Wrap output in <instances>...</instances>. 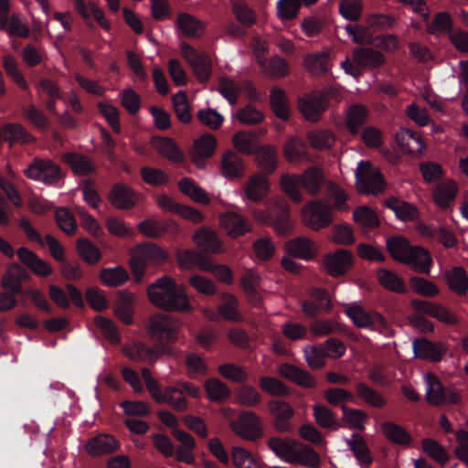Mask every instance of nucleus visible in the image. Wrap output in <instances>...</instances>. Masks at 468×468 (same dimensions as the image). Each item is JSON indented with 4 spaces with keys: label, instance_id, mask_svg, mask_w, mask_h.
Instances as JSON below:
<instances>
[{
    "label": "nucleus",
    "instance_id": "f257e3e1",
    "mask_svg": "<svg viewBox=\"0 0 468 468\" xmlns=\"http://www.w3.org/2000/svg\"><path fill=\"white\" fill-rule=\"evenodd\" d=\"M149 301L155 307L166 312L190 313L193 307L184 287L169 277L158 278L147 288Z\"/></svg>",
    "mask_w": 468,
    "mask_h": 468
},
{
    "label": "nucleus",
    "instance_id": "f03ea898",
    "mask_svg": "<svg viewBox=\"0 0 468 468\" xmlns=\"http://www.w3.org/2000/svg\"><path fill=\"white\" fill-rule=\"evenodd\" d=\"M229 428L235 435L248 441H258L264 435L261 419L252 410L240 411L229 420Z\"/></svg>",
    "mask_w": 468,
    "mask_h": 468
},
{
    "label": "nucleus",
    "instance_id": "7ed1b4c3",
    "mask_svg": "<svg viewBox=\"0 0 468 468\" xmlns=\"http://www.w3.org/2000/svg\"><path fill=\"white\" fill-rule=\"evenodd\" d=\"M303 223L314 231L330 226L333 222V207L321 199L307 202L301 209Z\"/></svg>",
    "mask_w": 468,
    "mask_h": 468
},
{
    "label": "nucleus",
    "instance_id": "20e7f679",
    "mask_svg": "<svg viewBox=\"0 0 468 468\" xmlns=\"http://www.w3.org/2000/svg\"><path fill=\"white\" fill-rule=\"evenodd\" d=\"M24 175L30 180L55 185L62 178L58 165L50 159L34 158L25 168Z\"/></svg>",
    "mask_w": 468,
    "mask_h": 468
},
{
    "label": "nucleus",
    "instance_id": "39448f33",
    "mask_svg": "<svg viewBox=\"0 0 468 468\" xmlns=\"http://www.w3.org/2000/svg\"><path fill=\"white\" fill-rule=\"evenodd\" d=\"M385 186L383 177L378 169L374 168L370 162L361 161L356 172V187L361 194L377 195Z\"/></svg>",
    "mask_w": 468,
    "mask_h": 468
},
{
    "label": "nucleus",
    "instance_id": "423d86ee",
    "mask_svg": "<svg viewBox=\"0 0 468 468\" xmlns=\"http://www.w3.org/2000/svg\"><path fill=\"white\" fill-rule=\"evenodd\" d=\"M146 329L150 335L158 336L165 342L172 344L177 340V334L181 329V324L171 316L154 314L148 318Z\"/></svg>",
    "mask_w": 468,
    "mask_h": 468
},
{
    "label": "nucleus",
    "instance_id": "0eeeda50",
    "mask_svg": "<svg viewBox=\"0 0 468 468\" xmlns=\"http://www.w3.org/2000/svg\"><path fill=\"white\" fill-rule=\"evenodd\" d=\"M328 106L327 95L317 90L305 93L298 100L300 112L310 122H319Z\"/></svg>",
    "mask_w": 468,
    "mask_h": 468
},
{
    "label": "nucleus",
    "instance_id": "6e6552de",
    "mask_svg": "<svg viewBox=\"0 0 468 468\" xmlns=\"http://www.w3.org/2000/svg\"><path fill=\"white\" fill-rule=\"evenodd\" d=\"M267 408L272 420L273 428L280 433H288L292 430V420L295 411L293 408L284 400L271 399Z\"/></svg>",
    "mask_w": 468,
    "mask_h": 468
},
{
    "label": "nucleus",
    "instance_id": "1a4fd4ad",
    "mask_svg": "<svg viewBox=\"0 0 468 468\" xmlns=\"http://www.w3.org/2000/svg\"><path fill=\"white\" fill-rule=\"evenodd\" d=\"M181 51L198 80L202 82L207 81L212 72V64L209 55L206 52L198 53L186 43L181 45Z\"/></svg>",
    "mask_w": 468,
    "mask_h": 468
},
{
    "label": "nucleus",
    "instance_id": "9d476101",
    "mask_svg": "<svg viewBox=\"0 0 468 468\" xmlns=\"http://www.w3.org/2000/svg\"><path fill=\"white\" fill-rule=\"evenodd\" d=\"M123 354L129 359L135 362H144L148 364L155 363L164 354L166 348L164 346L156 345L148 346L144 342L135 341L123 347Z\"/></svg>",
    "mask_w": 468,
    "mask_h": 468
},
{
    "label": "nucleus",
    "instance_id": "9b49d317",
    "mask_svg": "<svg viewBox=\"0 0 468 468\" xmlns=\"http://www.w3.org/2000/svg\"><path fill=\"white\" fill-rule=\"evenodd\" d=\"M243 197L253 203L261 202L271 192L268 176L257 172L248 177L242 186Z\"/></svg>",
    "mask_w": 468,
    "mask_h": 468
},
{
    "label": "nucleus",
    "instance_id": "f8f14e48",
    "mask_svg": "<svg viewBox=\"0 0 468 468\" xmlns=\"http://www.w3.org/2000/svg\"><path fill=\"white\" fill-rule=\"evenodd\" d=\"M353 263L352 253L346 249H338L326 254L323 259V267L331 277L337 278L345 275Z\"/></svg>",
    "mask_w": 468,
    "mask_h": 468
},
{
    "label": "nucleus",
    "instance_id": "ddd939ff",
    "mask_svg": "<svg viewBox=\"0 0 468 468\" xmlns=\"http://www.w3.org/2000/svg\"><path fill=\"white\" fill-rule=\"evenodd\" d=\"M411 305L414 310L424 313L444 324L455 325L459 323V318L456 314L441 303L414 300L411 302Z\"/></svg>",
    "mask_w": 468,
    "mask_h": 468
},
{
    "label": "nucleus",
    "instance_id": "4468645a",
    "mask_svg": "<svg viewBox=\"0 0 468 468\" xmlns=\"http://www.w3.org/2000/svg\"><path fill=\"white\" fill-rule=\"evenodd\" d=\"M219 227L231 238H239L252 229L251 223L236 212H225L219 215Z\"/></svg>",
    "mask_w": 468,
    "mask_h": 468
},
{
    "label": "nucleus",
    "instance_id": "2eb2a0df",
    "mask_svg": "<svg viewBox=\"0 0 468 468\" xmlns=\"http://www.w3.org/2000/svg\"><path fill=\"white\" fill-rule=\"evenodd\" d=\"M346 314L357 327L372 328L376 325L387 326V322L383 315L377 312L367 313L357 303L347 305Z\"/></svg>",
    "mask_w": 468,
    "mask_h": 468
},
{
    "label": "nucleus",
    "instance_id": "dca6fc26",
    "mask_svg": "<svg viewBox=\"0 0 468 468\" xmlns=\"http://www.w3.org/2000/svg\"><path fill=\"white\" fill-rule=\"evenodd\" d=\"M285 251L289 256L304 261L313 260L319 252L318 245L307 237H298L285 243Z\"/></svg>",
    "mask_w": 468,
    "mask_h": 468
},
{
    "label": "nucleus",
    "instance_id": "f3484780",
    "mask_svg": "<svg viewBox=\"0 0 468 468\" xmlns=\"http://www.w3.org/2000/svg\"><path fill=\"white\" fill-rule=\"evenodd\" d=\"M413 351L416 357L440 362L447 352V347L441 342H431L426 338H419L413 341Z\"/></svg>",
    "mask_w": 468,
    "mask_h": 468
},
{
    "label": "nucleus",
    "instance_id": "a211bd4d",
    "mask_svg": "<svg viewBox=\"0 0 468 468\" xmlns=\"http://www.w3.org/2000/svg\"><path fill=\"white\" fill-rule=\"evenodd\" d=\"M287 463L317 468L321 464V458L313 448L295 441Z\"/></svg>",
    "mask_w": 468,
    "mask_h": 468
},
{
    "label": "nucleus",
    "instance_id": "6ab92c4d",
    "mask_svg": "<svg viewBox=\"0 0 468 468\" xmlns=\"http://www.w3.org/2000/svg\"><path fill=\"white\" fill-rule=\"evenodd\" d=\"M217 147V139L210 133H205L194 142V145L190 151V156L193 163L203 168L205 166L204 160L209 158Z\"/></svg>",
    "mask_w": 468,
    "mask_h": 468
},
{
    "label": "nucleus",
    "instance_id": "aec40b11",
    "mask_svg": "<svg viewBox=\"0 0 468 468\" xmlns=\"http://www.w3.org/2000/svg\"><path fill=\"white\" fill-rule=\"evenodd\" d=\"M396 142L399 149L410 155H418L421 154L425 147V143L421 135L410 129H400L396 133Z\"/></svg>",
    "mask_w": 468,
    "mask_h": 468
},
{
    "label": "nucleus",
    "instance_id": "412c9836",
    "mask_svg": "<svg viewBox=\"0 0 468 468\" xmlns=\"http://www.w3.org/2000/svg\"><path fill=\"white\" fill-rule=\"evenodd\" d=\"M134 303V293L127 290L119 291L118 297L113 307L115 316L123 324H132L133 323Z\"/></svg>",
    "mask_w": 468,
    "mask_h": 468
},
{
    "label": "nucleus",
    "instance_id": "4be33fe9",
    "mask_svg": "<svg viewBox=\"0 0 468 468\" xmlns=\"http://www.w3.org/2000/svg\"><path fill=\"white\" fill-rule=\"evenodd\" d=\"M84 448L91 456H101L117 451L119 442L113 436L103 433L90 439Z\"/></svg>",
    "mask_w": 468,
    "mask_h": 468
},
{
    "label": "nucleus",
    "instance_id": "5701e85b",
    "mask_svg": "<svg viewBox=\"0 0 468 468\" xmlns=\"http://www.w3.org/2000/svg\"><path fill=\"white\" fill-rule=\"evenodd\" d=\"M353 60L357 66L375 69L385 65L386 57L372 48H357L353 50Z\"/></svg>",
    "mask_w": 468,
    "mask_h": 468
},
{
    "label": "nucleus",
    "instance_id": "b1692460",
    "mask_svg": "<svg viewBox=\"0 0 468 468\" xmlns=\"http://www.w3.org/2000/svg\"><path fill=\"white\" fill-rule=\"evenodd\" d=\"M209 258L204 252L195 250H179L176 254V261L180 267L187 270L197 267L203 271L210 268Z\"/></svg>",
    "mask_w": 468,
    "mask_h": 468
},
{
    "label": "nucleus",
    "instance_id": "393cba45",
    "mask_svg": "<svg viewBox=\"0 0 468 468\" xmlns=\"http://www.w3.org/2000/svg\"><path fill=\"white\" fill-rule=\"evenodd\" d=\"M255 154L257 166L267 176L274 173L278 166V149L271 144L258 146Z\"/></svg>",
    "mask_w": 468,
    "mask_h": 468
},
{
    "label": "nucleus",
    "instance_id": "a878e982",
    "mask_svg": "<svg viewBox=\"0 0 468 468\" xmlns=\"http://www.w3.org/2000/svg\"><path fill=\"white\" fill-rule=\"evenodd\" d=\"M193 240L197 247L206 252L214 254L224 251L222 241L218 239L217 233L207 227L198 229L193 235Z\"/></svg>",
    "mask_w": 468,
    "mask_h": 468
},
{
    "label": "nucleus",
    "instance_id": "bb28decb",
    "mask_svg": "<svg viewBox=\"0 0 468 468\" xmlns=\"http://www.w3.org/2000/svg\"><path fill=\"white\" fill-rule=\"evenodd\" d=\"M272 207L280 211V215L272 221V228L281 235L287 234L292 229L290 218V207L282 197H274L270 201V210Z\"/></svg>",
    "mask_w": 468,
    "mask_h": 468
},
{
    "label": "nucleus",
    "instance_id": "cd10ccee",
    "mask_svg": "<svg viewBox=\"0 0 468 468\" xmlns=\"http://www.w3.org/2000/svg\"><path fill=\"white\" fill-rule=\"evenodd\" d=\"M220 168L221 175L229 180L239 178L245 173L244 161L232 151H228L222 155Z\"/></svg>",
    "mask_w": 468,
    "mask_h": 468
},
{
    "label": "nucleus",
    "instance_id": "c85d7f7f",
    "mask_svg": "<svg viewBox=\"0 0 468 468\" xmlns=\"http://www.w3.org/2000/svg\"><path fill=\"white\" fill-rule=\"evenodd\" d=\"M176 24L180 32L188 38H199L205 31V24L187 13H179Z\"/></svg>",
    "mask_w": 468,
    "mask_h": 468
},
{
    "label": "nucleus",
    "instance_id": "c756f323",
    "mask_svg": "<svg viewBox=\"0 0 468 468\" xmlns=\"http://www.w3.org/2000/svg\"><path fill=\"white\" fill-rule=\"evenodd\" d=\"M230 459L236 468H266V464L260 457L240 446L231 448Z\"/></svg>",
    "mask_w": 468,
    "mask_h": 468
},
{
    "label": "nucleus",
    "instance_id": "7c9ffc66",
    "mask_svg": "<svg viewBox=\"0 0 468 468\" xmlns=\"http://www.w3.org/2000/svg\"><path fill=\"white\" fill-rule=\"evenodd\" d=\"M301 186L311 196H318L325 182L323 171L317 166L307 168L300 176Z\"/></svg>",
    "mask_w": 468,
    "mask_h": 468
},
{
    "label": "nucleus",
    "instance_id": "2f4dec72",
    "mask_svg": "<svg viewBox=\"0 0 468 468\" xmlns=\"http://www.w3.org/2000/svg\"><path fill=\"white\" fill-rule=\"evenodd\" d=\"M138 200V196L124 185L115 186L110 194L111 203L119 209H129L137 204Z\"/></svg>",
    "mask_w": 468,
    "mask_h": 468
},
{
    "label": "nucleus",
    "instance_id": "473e14b6",
    "mask_svg": "<svg viewBox=\"0 0 468 468\" xmlns=\"http://www.w3.org/2000/svg\"><path fill=\"white\" fill-rule=\"evenodd\" d=\"M261 277L254 270H247L240 279L242 290L253 305H259L261 301V295L258 292Z\"/></svg>",
    "mask_w": 468,
    "mask_h": 468
},
{
    "label": "nucleus",
    "instance_id": "72a5a7b5",
    "mask_svg": "<svg viewBox=\"0 0 468 468\" xmlns=\"http://www.w3.org/2000/svg\"><path fill=\"white\" fill-rule=\"evenodd\" d=\"M62 160L77 176H86L93 173L96 169L92 160L83 154L68 153L62 156Z\"/></svg>",
    "mask_w": 468,
    "mask_h": 468
},
{
    "label": "nucleus",
    "instance_id": "f704fd0d",
    "mask_svg": "<svg viewBox=\"0 0 468 468\" xmlns=\"http://www.w3.org/2000/svg\"><path fill=\"white\" fill-rule=\"evenodd\" d=\"M157 403H165L170 408L179 411L183 412L187 410L188 403L186 399L185 394L183 393V390L179 388V387H174L169 386L166 387L160 399H158Z\"/></svg>",
    "mask_w": 468,
    "mask_h": 468
},
{
    "label": "nucleus",
    "instance_id": "c9c22d12",
    "mask_svg": "<svg viewBox=\"0 0 468 468\" xmlns=\"http://www.w3.org/2000/svg\"><path fill=\"white\" fill-rule=\"evenodd\" d=\"M28 278L27 272L19 265H11L4 275L1 284L13 293L21 291L22 282Z\"/></svg>",
    "mask_w": 468,
    "mask_h": 468
},
{
    "label": "nucleus",
    "instance_id": "e433bc0d",
    "mask_svg": "<svg viewBox=\"0 0 468 468\" xmlns=\"http://www.w3.org/2000/svg\"><path fill=\"white\" fill-rule=\"evenodd\" d=\"M280 374L303 388H314L316 386L315 379L309 372L290 364L282 365L280 367Z\"/></svg>",
    "mask_w": 468,
    "mask_h": 468
},
{
    "label": "nucleus",
    "instance_id": "4c0bfd02",
    "mask_svg": "<svg viewBox=\"0 0 468 468\" xmlns=\"http://www.w3.org/2000/svg\"><path fill=\"white\" fill-rule=\"evenodd\" d=\"M426 400L432 406H440L446 402V394L440 379L431 373L425 375Z\"/></svg>",
    "mask_w": 468,
    "mask_h": 468
},
{
    "label": "nucleus",
    "instance_id": "58836bf2",
    "mask_svg": "<svg viewBox=\"0 0 468 468\" xmlns=\"http://www.w3.org/2000/svg\"><path fill=\"white\" fill-rule=\"evenodd\" d=\"M133 250L141 257L147 265H158L167 260V254L158 245L153 243L137 245Z\"/></svg>",
    "mask_w": 468,
    "mask_h": 468
},
{
    "label": "nucleus",
    "instance_id": "ea45409f",
    "mask_svg": "<svg viewBox=\"0 0 468 468\" xmlns=\"http://www.w3.org/2000/svg\"><path fill=\"white\" fill-rule=\"evenodd\" d=\"M458 191L457 184L451 180H444L433 189V200L441 207L445 208L454 199Z\"/></svg>",
    "mask_w": 468,
    "mask_h": 468
},
{
    "label": "nucleus",
    "instance_id": "a19ab883",
    "mask_svg": "<svg viewBox=\"0 0 468 468\" xmlns=\"http://www.w3.org/2000/svg\"><path fill=\"white\" fill-rule=\"evenodd\" d=\"M408 258L409 261H405V263L410 264L414 270L426 274L431 271L432 260L427 250L421 247H411Z\"/></svg>",
    "mask_w": 468,
    "mask_h": 468
},
{
    "label": "nucleus",
    "instance_id": "79ce46f5",
    "mask_svg": "<svg viewBox=\"0 0 468 468\" xmlns=\"http://www.w3.org/2000/svg\"><path fill=\"white\" fill-rule=\"evenodd\" d=\"M152 144L158 154L171 161L180 162L184 159L181 150L171 138L157 137L152 141Z\"/></svg>",
    "mask_w": 468,
    "mask_h": 468
},
{
    "label": "nucleus",
    "instance_id": "37998d69",
    "mask_svg": "<svg viewBox=\"0 0 468 468\" xmlns=\"http://www.w3.org/2000/svg\"><path fill=\"white\" fill-rule=\"evenodd\" d=\"M368 116L367 108L360 103L350 106L346 112V126L352 134H356Z\"/></svg>",
    "mask_w": 468,
    "mask_h": 468
},
{
    "label": "nucleus",
    "instance_id": "c03bdc74",
    "mask_svg": "<svg viewBox=\"0 0 468 468\" xmlns=\"http://www.w3.org/2000/svg\"><path fill=\"white\" fill-rule=\"evenodd\" d=\"M270 102L275 115L282 120H287L290 116V105L283 90L274 87L271 90Z\"/></svg>",
    "mask_w": 468,
    "mask_h": 468
},
{
    "label": "nucleus",
    "instance_id": "a18cd8bd",
    "mask_svg": "<svg viewBox=\"0 0 468 468\" xmlns=\"http://www.w3.org/2000/svg\"><path fill=\"white\" fill-rule=\"evenodd\" d=\"M378 281L385 289L398 293H405L407 285L394 271L381 269L377 273Z\"/></svg>",
    "mask_w": 468,
    "mask_h": 468
},
{
    "label": "nucleus",
    "instance_id": "49530a36",
    "mask_svg": "<svg viewBox=\"0 0 468 468\" xmlns=\"http://www.w3.org/2000/svg\"><path fill=\"white\" fill-rule=\"evenodd\" d=\"M232 144L239 153L251 154L258 148L259 142L256 134L242 131L233 135Z\"/></svg>",
    "mask_w": 468,
    "mask_h": 468
},
{
    "label": "nucleus",
    "instance_id": "de8ad7c7",
    "mask_svg": "<svg viewBox=\"0 0 468 468\" xmlns=\"http://www.w3.org/2000/svg\"><path fill=\"white\" fill-rule=\"evenodd\" d=\"M258 63L266 75L273 78H282L289 73L288 62L278 56L272 57L269 61H266L264 58H259Z\"/></svg>",
    "mask_w": 468,
    "mask_h": 468
},
{
    "label": "nucleus",
    "instance_id": "09e8293b",
    "mask_svg": "<svg viewBox=\"0 0 468 468\" xmlns=\"http://www.w3.org/2000/svg\"><path fill=\"white\" fill-rule=\"evenodd\" d=\"M446 280L449 288L460 294L464 295L468 292V272L463 267L453 268L446 273Z\"/></svg>",
    "mask_w": 468,
    "mask_h": 468
},
{
    "label": "nucleus",
    "instance_id": "8fccbe9b",
    "mask_svg": "<svg viewBox=\"0 0 468 468\" xmlns=\"http://www.w3.org/2000/svg\"><path fill=\"white\" fill-rule=\"evenodd\" d=\"M356 390L358 398L371 407L380 409L387 405L386 398L379 391L363 382L356 385Z\"/></svg>",
    "mask_w": 468,
    "mask_h": 468
},
{
    "label": "nucleus",
    "instance_id": "3c124183",
    "mask_svg": "<svg viewBox=\"0 0 468 468\" xmlns=\"http://www.w3.org/2000/svg\"><path fill=\"white\" fill-rule=\"evenodd\" d=\"M299 183L301 184V179L298 175L282 174L280 177L282 191L297 204L303 200V195L298 189Z\"/></svg>",
    "mask_w": 468,
    "mask_h": 468
},
{
    "label": "nucleus",
    "instance_id": "603ef678",
    "mask_svg": "<svg viewBox=\"0 0 468 468\" xmlns=\"http://www.w3.org/2000/svg\"><path fill=\"white\" fill-rule=\"evenodd\" d=\"M346 443L360 465H369L373 462V456L361 436L353 434Z\"/></svg>",
    "mask_w": 468,
    "mask_h": 468
},
{
    "label": "nucleus",
    "instance_id": "864d4df0",
    "mask_svg": "<svg viewBox=\"0 0 468 468\" xmlns=\"http://www.w3.org/2000/svg\"><path fill=\"white\" fill-rule=\"evenodd\" d=\"M5 134V140L12 145L16 143L18 144H31L36 141L35 137L31 135L21 124L19 123H6L3 127Z\"/></svg>",
    "mask_w": 468,
    "mask_h": 468
},
{
    "label": "nucleus",
    "instance_id": "5fc2aeb1",
    "mask_svg": "<svg viewBox=\"0 0 468 468\" xmlns=\"http://www.w3.org/2000/svg\"><path fill=\"white\" fill-rule=\"evenodd\" d=\"M305 69L313 75H321L328 70L329 55L328 53H311L303 58Z\"/></svg>",
    "mask_w": 468,
    "mask_h": 468
},
{
    "label": "nucleus",
    "instance_id": "6e6d98bb",
    "mask_svg": "<svg viewBox=\"0 0 468 468\" xmlns=\"http://www.w3.org/2000/svg\"><path fill=\"white\" fill-rule=\"evenodd\" d=\"M99 277L101 282L109 287L121 286L129 280L127 271L122 266L102 269Z\"/></svg>",
    "mask_w": 468,
    "mask_h": 468
},
{
    "label": "nucleus",
    "instance_id": "4d7b16f0",
    "mask_svg": "<svg viewBox=\"0 0 468 468\" xmlns=\"http://www.w3.org/2000/svg\"><path fill=\"white\" fill-rule=\"evenodd\" d=\"M388 207L392 209L396 216L404 221H412L419 216L418 209L413 205L396 198L385 200Z\"/></svg>",
    "mask_w": 468,
    "mask_h": 468
},
{
    "label": "nucleus",
    "instance_id": "13d9d810",
    "mask_svg": "<svg viewBox=\"0 0 468 468\" xmlns=\"http://www.w3.org/2000/svg\"><path fill=\"white\" fill-rule=\"evenodd\" d=\"M384 435L392 442L400 445H409L411 442L410 434L400 425L394 422L381 424Z\"/></svg>",
    "mask_w": 468,
    "mask_h": 468
},
{
    "label": "nucleus",
    "instance_id": "bf43d9fd",
    "mask_svg": "<svg viewBox=\"0 0 468 468\" xmlns=\"http://www.w3.org/2000/svg\"><path fill=\"white\" fill-rule=\"evenodd\" d=\"M283 155L289 163H300L307 156L304 143L297 138H290L283 145Z\"/></svg>",
    "mask_w": 468,
    "mask_h": 468
},
{
    "label": "nucleus",
    "instance_id": "052dcab7",
    "mask_svg": "<svg viewBox=\"0 0 468 468\" xmlns=\"http://www.w3.org/2000/svg\"><path fill=\"white\" fill-rule=\"evenodd\" d=\"M309 144L316 150H324L332 147L335 136L330 130H314L306 134Z\"/></svg>",
    "mask_w": 468,
    "mask_h": 468
},
{
    "label": "nucleus",
    "instance_id": "680f3d73",
    "mask_svg": "<svg viewBox=\"0 0 468 468\" xmlns=\"http://www.w3.org/2000/svg\"><path fill=\"white\" fill-rule=\"evenodd\" d=\"M237 402L247 408H253L261 404V395L250 385H242L235 391Z\"/></svg>",
    "mask_w": 468,
    "mask_h": 468
},
{
    "label": "nucleus",
    "instance_id": "e2e57ef3",
    "mask_svg": "<svg viewBox=\"0 0 468 468\" xmlns=\"http://www.w3.org/2000/svg\"><path fill=\"white\" fill-rule=\"evenodd\" d=\"M178 187L182 193L191 197L195 202L204 205L210 203V198L206 191L187 177L179 181Z\"/></svg>",
    "mask_w": 468,
    "mask_h": 468
},
{
    "label": "nucleus",
    "instance_id": "0e129e2a",
    "mask_svg": "<svg viewBox=\"0 0 468 468\" xmlns=\"http://www.w3.org/2000/svg\"><path fill=\"white\" fill-rule=\"evenodd\" d=\"M353 218L364 230L375 229L379 225V220L375 211L366 206L357 207L353 213Z\"/></svg>",
    "mask_w": 468,
    "mask_h": 468
},
{
    "label": "nucleus",
    "instance_id": "69168bd1",
    "mask_svg": "<svg viewBox=\"0 0 468 468\" xmlns=\"http://www.w3.org/2000/svg\"><path fill=\"white\" fill-rule=\"evenodd\" d=\"M207 398L215 402H222L230 396L229 388L218 378H209L205 382Z\"/></svg>",
    "mask_w": 468,
    "mask_h": 468
},
{
    "label": "nucleus",
    "instance_id": "338daca9",
    "mask_svg": "<svg viewBox=\"0 0 468 468\" xmlns=\"http://www.w3.org/2000/svg\"><path fill=\"white\" fill-rule=\"evenodd\" d=\"M77 250L80 257L88 264H96L102 258L100 249L87 239L78 240Z\"/></svg>",
    "mask_w": 468,
    "mask_h": 468
},
{
    "label": "nucleus",
    "instance_id": "774afa93",
    "mask_svg": "<svg viewBox=\"0 0 468 468\" xmlns=\"http://www.w3.org/2000/svg\"><path fill=\"white\" fill-rule=\"evenodd\" d=\"M259 385L264 392L273 397L285 398L290 394L288 387L276 378L261 377Z\"/></svg>",
    "mask_w": 468,
    "mask_h": 468
}]
</instances>
